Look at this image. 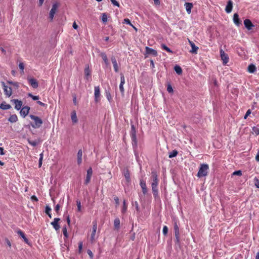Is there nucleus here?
I'll list each match as a JSON object with an SVG mask.
<instances>
[{
  "label": "nucleus",
  "instance_id": "39448f33",
  "mask_svg": "<svg viewBox=\"0 0 259 259\" xmlns=\"http://www.w3.org/2000/svg\"><path fill=\"white\" fill-rule=\"evenodd\" d=\"M5 94L6 96L10 97L12 94V89L11 87H8L6 83L2 81L1 82Z\"/></svg>",
  "mask_w": 259,
  "mask_h": 259
},
{
  "label": "nucleus",
  "instance_id": "0e129e2a",
  "mask_svg": "<svg viewBox=\"0 0 259 259\" xmlns=\"http://www.w3.org/2000/svg\"><path fill=\"white\" fill-rule=\"evenodd\" d=\"M39 162H42V159H43V153H41V154H40L39 155Z\"/></svg>",
  "mask_w": 259,
  "mask_h": 259
},
{
  "label": "nucleus",
  "instance_id": "e433bc0d",
  "mask_svg": "<svg viewBox=\"0 0 259 259\" xmlns=\"http://www.w3.org/2000/svg\"><path fill=\"white\" fill-rule=\"evenodd\" d=\"M28 96L31 97L33 100H37L39 98L38 96H33L31 93L28 94Z\"/></svg>",
  "mask_w": 259,
  "mask_h": 259
},
{
  "label": "nucleus",
  "instance_id": "f704fd0d",
  "mask_svg": "<svg viewBox=\"0 0 259 259\" xmlns=\"http://www.w3.org/2000/svg\"><path fill=\"white\" fill-rule=\"evenodd\" d=\"M91 177H92V176L87 174L86 178H85V180L84 181L85 184L87 185L88 184H89L90 183V182L91 181Z\"/></svg>",
  "mask_w": 259,
  "mask_h": 259
},
{
  "label": "nucleus",
  "instance_id": "052dcab7",
  "mask_svg": "<svg viewBox=\"0 0 259 259\" xmlns=\"http://www.w3.org/2000/svg\"><path fill=\"white\" fill-rule=\"evenodd\" d=\"M82 248V243L81 242H80L78 244V249L79 252H80Z\"/></svg>",
  "mask_w": 259,
  "mask_h": 259
},
{
  "label": "nucleus",
  "instance_id": "f257e3e1",
  "mask_svg": "<svg viewBox=\"0 0 259 259\" xmlns=\"http://www.w3.org/2000/svg\"><path fill=\"white\" fill-rule=\"evenodd\" d=\"M151 188L154 197H156L158 196V191L157 189V186L158 184V176L157 172L155 171H152L151 172Z\"/></svg>",
  "mask_w": 259,
  "mask_h": 259
},
{
  "label": "nucleus",
  "instance_id": "c756f323",
  "mask_svg": "<svg viewBox=\"0 0 259 259\" xmlns=\"http://www.w3.org/2000/svg\"><path fill=\"white\" fill-rule=\"evenodd\" d=\"M174 70L178 74H181L182 73V69L181 67L178 65H176L175 66Z\"/></svg>",
  "mask_w": 259,
  "mask_h": 259
},
{
  "label": "nucleus",
  "instance_id": "4c0bfd02",
  "mask_svg": "<svg viewBox=\"0 0 259 259\" xmlns=\"http://www.w3.org/2000/svg\"><path fill=\"white\" fill-rule=\"evenodd\" d=\"M174 230H175V235H178V234H180L179 233V228L177 224H175L174 226Z\"/></svg>",
  "mask_w": 259,
  "mask_h": 259
},
{
  "label": "nucleus",
  "instance_id": "6e6d98bb",
  "mask_svg": "<svg viewBox=\"0 0 259 259\" xmlns=\"http://www.w3.org/2000/svg\"><path fill=\"white\" fill-rule=\"evenodd\" d=\"M28 143L33 146H35L37 144L36 141H28Z\"/></svg>",
  "mask_w": 259,
  "mask_h": 259
},
{
  "label": "nucleus",
  "instance_id": "9b49d317",
  "mask_svg": "<svg viewBox=\"0 0 259 259\" xmlns=\"http://www.w3.org/2000/svg\"><path fill=\"white\" fill-rule=\"evenodd\" d=\"M97 229V224H95L93 226L92 228V232L91 236V241L93 242L95 240V236Z\"/></svg>",
  "mask_w": 259,
  "mask_h": 259
},
{
  "label": "nucleus",
  "instance_id": "c85d7f7f",
  "mask_svg": "<svg viewBox=\"0 0 259 259\" xmlns=\"http://www.w3.org/2000/svg\"><path fill=\"white\" fill-rule=\"evenodd\" d=\"M71 119H72L73 122H74V123L77 122V118L76 114V112L75 111H73L71 113Z\"/></svg>",
  "mask_w": 259,
  "mask_h": 259
},
{
  "label": "nucleus",
  "instance_id": "5fc2aeb1",
  "mask_svg": "<svg viewBox=\"0 0 259 259\" xmlns=\"http://www.w3.org/2000/svg\"><path fill=\"white\" fill-rule=\"evenodd\" d=\"M124 23L128 24L130 26H133V24L131 23L130 20L127 18L124 19Z\"/></svg>",
  "mask_w": 259,
  "mask_h": 259
},
{
  "label": "nucleus",
  "instance_id": "6e6552de",
  "mask_svg": "<svg viewBox=\"0 0 259 259\" xmlns=\"http://www.w3.org/2000/svg\"><path fill=\"white\" fill-rule=\"evenodd\" d=\"M11 102L14 103L15 108L16 110H19L21 108L22 106V102L21 101L18 99H13L11 100Z\"/></svg>",
  "mask_w": 259,
  "mask_h": 259
},
{
  "label": "nucleus",
  "instance_id": "bf43d9fd",
  "mask_svg": "<svg viewBox=\"0 0 259 259\" xmlns=\"http://www.w3.org/2000/svg\"><path fill=\"white\" fill-rule=\"evenodd\" d=\"M93 170L91 167H90L87 170V175L92 176Z\"/></svg>",
  "mask_w": 259,
  "mask_h": 259
},
{
  "label": "nucleus",
  "instance_id": "4be33fe9",
  "mask_svg": "<svg viewBox=\"0 0 259 259\" xmlns=\"http://www.w3.org/2000/svg\"><path fill=\"white\" fill-rule=\"evenodd\" d=\"M82 151L81 150H79L77 152V163L78 164H80L82 162Z\"/></svg>",
  "mask_w": 259,
  "mask_h": 259
},
{
  "label": "nucleus",
  "instance_id": "b1692460",
  "mask_svg": "<svg viewBox=\"0 0 259 259\" xmlns=\"http://www.w3.org/2000/svg\"><path fill=\"white\" fill-rule=\"evenodd\" d=\"M17 233L19 234L24 240V241L26 243H28V239L26 237L25 234L20 230L17 231Z\"/></svg>",
  "mask_w": 259,
  "mask_h": 259
},
{
  "label": "nucleus",
  "instance_id": "6ab92c4d",
  "mask_svg": "<svg viewBox=\"0 0 259 259\" xmlns=\"http://www.w3.org/2000/svg\"><path fill=\"white\" fill-rule=\"evenodd\" d=\"M186 11L188 14L191 13V9L193 8V4L191 3H186L185 4Z\"/></svg>",
  "mask_w": 259,
  "mask_h": 259
},
{
  "label": "nucleus",
  "instance_id": "8fccbe9b",
  "mask_svg": "<svg viewBox=\"0 0 259 259\" xmlns=\"http://www.w3.org/2000/svg\"><path fill=\"white\" fill-rule=\"evenodd\" d=\"M112 4L114 5V6H116L118 7H119V4L118 3V2L117 1H116V0H110Z\"/></svg>",
  "mask_w": 259,
  "mask_h": 259
},
{
  "label": "nucleus",
  "instance_id": "72a5a7b5",
  "mask_svg": "<svg viewBox=\"0 0 259 259\" xmlns=\"http://www.w3.org/2000/svg\"><path fill=\"white\" fill-rule=\"evenodd\" d=\"M7 83L9 84H12L15 87H16L17 88L19 87V83L17 82H14L10 80H8L7 81Z\"/></svg>",
  "mask_w": 259,
  "mask_h": 259
},
{
  "label": "nucleus",
  "instance_id": "f03ea898",
  "mask_svg": "<svg viewBox=\"0 0 259 259\" xmlns=\"http://www.w3.org/2000/svg\"><path fill=\"white\" fill-rule=\"evenodd\" d=\"M208 170L209 166L207 164H201L197 174V177L200 178L203 177H206L208 175Z\"/></svg>",
  "mask_w": 259,
  "mask_h": 259
},
{
  "label": "nucleus",
  "instance_id": "a18cd8bd",
  "mask_svg": "<svg viewBox=\"0 0 259 259\" xmlns=\"http://www.w3.org/2000/svg\"><path fill=\"white\" fill-rule=\"evenodd\" d=\"M167 91L169 93H172L174 91L170 84H168L167 87Z\"/></svg>",
  "mask_w": 259,
  "mask_h": 259
},
{
  "label": "nucleus",
  "instance_id": "58836bf2",
  "mask_svg": "<svg viewBox=\"0 0 259 259\" xmlns=\"http://www.w3.org/2000/svg\"><path fill=\"white\" fill-rule=\"evenodd\" d=\"M253 133L255 134V135H259V128L256 127H253L252 128Z\"/></svg>",
  "mask_w": 259,
  "mask_h": 259
},
{
  "label": "nucleus",
  "instance_id": "0eeeda50",
  "mask_svg": "<svg viewBox=\"0 0 259 259\" xmlns=\"http://www.w3.org/2000/svg\"><path fill=\"white\" fill-rule=\"evenodd\" d=\"M95 101L96 102H98L100 100L99 98L100 96V90L99 86L95 87Z\"/></svg>",
  "mask_w": 259,
  "mask_h": 259
},
{
  "label": "nucleus",
  "instance_id": "c9c22d12",
  "mask_svg": "<svg viewBox=\"0 0 259 259\" xmlns=\"http://www.w3.org/2000/svg\"><path fill=\"white\" fill-rule=\"evenodd\" d=\"M125 83V78L123 74H120V84L124 85Z\"/></svg>",
  "mask_w": 259,
  "mask_h": 259
},
{
  "label": "nucleus",
  "instance_id": "13d9d810",
  "mask_svg": "<svg viewBox=\"0 0 259 259\" xmlns=\"http://www.w3.org/2000/svg\"><path fill=\"white\" fill-rule=\"evenodd\" d=\"M87 253L89 255L90 257L91 258H93V252H92V251L91 250H88L87 251Z\"/></svg>",
  "mask_w": 259,
  "mask_h": 259
},
{
  "label": "nucleus",
  "instance_id": "79ce46f5",
  "mask_svg": "<svg viewBox=\"0 0 259 259\" xmlns=\"http://www.w3.org/2000/svg\"><path fill=\"white\" fill-rule=\"evenodd\" d=\"M232 175L240 176L242 175V171L240 170L235 171L233 172Z\"/></svg>",
  "mask_w": 259,
  "mask_h": 259
},
{
  "label": "nucleus",
  "instance_id": "37998d69",
  "mask_svg": "<svg viewBox=\"0 0 259 259\" xmlns=\"http://www.w3.org/2000/svg\"><path fill=\"white\" fill-rule=\"evenodd\" d=\"M62 231H63V234L64 236L66 238H67L68 237V234H67V229H66V227H64L63 228Z\"/></svg>",
  "mask_w": 259,
  "mask_h": 259
},
{
  "label": "nucleus",
  "instance_id": "bb28decb",
  "mask_svg": "<svg viewBox=\"0 0 259 259\" xmlns=\"http://www.w3.org/2000/svg\"><path fill=\"white\" fill-rule=\"evenodd\" d=\"M120 221L119 218H116L114 221V226L116 229H118L120 228Z\"/></svg>",
  "mask_w": 259,
  "mask_h": 259
},
{
  "label": "nucleus",
  "instance_id": "393cba45",
  "mask_svg": "<svg viewBox=\"0 0 259 259\" xmlns=\"http://www.w3.org/2000/svg\"><path fill=\"white\" fill-rule=\"evenodd\" d=\"M11 108V106L9 104H7L5 102L2 103L0 105V108L3 110H8Z\"/></svg>",
  "mask_w": 259,
  "mask_h": 259
},
{
  "label": "nucleus",
  "instance_id": "ea45409f",
  "mask_svg": "<svg viewBox=\"0 0 259 259\" xmlns=\"http://www.w3.org/2000/svg\"><path fill=\"white\" fill-rule=\"evenodd\" d=\"M84 74H85V75L86 76H90V74H91V72H90V69L88 67H86L84 69Z\"/></svg>",
  "mask_w": 259,
  "mask_h": 259
},
{
  "label": "nucleus",
  "instance_id": "a19ab883",
  "mask_svg": "<svg viewBox=\"0 0 259 259\" xmlns=\"http://www.w3.org/2000/svg\"><path fill=\"white\" fill-rule=\"evenodd\" d=\"M107 16L105 13L102 14V20L103 22H106L107 21Z\"/></svg>",
  "mask_w": 259,
  "mask_h": 259
},
{
  "label": "nucleus",
  "instance_id": "f8f14e48",
  "mask_svg": "<svg viewBox=\"0 0 259 259\" xmlns=\"http://www.w3.org/2000/svg\"><path fill=\"white\" fill-rule=\"evenodd\" d=\"M30 108L28 106L23 107L20 111V113L22 116L25 117L29 113Z\"/></svg>",
  "mask_w": 259,
  "mask_h": 259
},
{
  "label": "nucleus",
  "instance_id": "338daca9",
  "mask_svg": "<svg viewBox=\"0 0 259 259\" xmlns=\"http://www.w3.org/2000/svg\"><path fill=\"white\" fill-rule=\"evenodd\" d=\"M0 151H1V152H0V154L1 155H4L5 154V153L4 152V149L2 147H0Z\"/></svg>",
  "mask_w": 259,
  "mask_h": 259
},
{
  "label": "nucleus",
  "instance_id": "2eb2a0df",
  "mask_svg": "<svg viewBox=\"0 0 259 259\" xmlns=\"http://www.w3.org/2000/svg\"><path fill=\"white\" fill-rule=\"evenodd\" d=\"M146 52L147 54L152 55L154 56L157 55V52L155 50L150 48L148 47L145 48Z\"/></svg>",
  "mask_w": 259,
  "mask_h": 259
},
{
  "label": "nucleus",
  "instance_id": "5701e85b",
  "mask_svg": "<svg viewBox=\"0 0 259 259\" xmlns=\"http://www.w3.org/2000/svg\"><path fill=\"white\" fill-rule=\"evenodd\" d=\"M233 21L234 23L237 26H239L240 24L239 16L237 13L234 14L233 15Z\"/></svg>",
  "mask_w": 259,
  "mask_h": 259
},
{
  "label": "nucleus",
  "instance_id": "603ef678",
  "mask_svg": "<svg viewBox=\"0 0 259 259\" xmlns=\"http://www.w3.org/2000/svg\"><path fill=\"white\" fill-rule=\"evenodd\" d=\"M19 67L21 70V71L23 72L24 69V65L22 62H21L19 64Z\"/></svg>",
  "mask_w": 259,
  "mask_h": 259
},
{
  "label": "nucleus",
  "instance_id": "a211bd4d",
  "mask_svg": "<svg viewBox=\"0 0 259 259\" xmlns=\"http://www.w3.org/2000/svg\"><path fill=\"white\" fill-rule=\"evenodd\" d=\"M132 131L131 136H132V141H133V142L134 143V144L136 145L137 144L136 134V131H135L134 125L132 126Z\"/></svg>",
  "mask_w": 259,
  "mask_h": 259
},
{
  "label": "nucleus",
  "instance_id": "473e14b6",
  "mask_svg": "<svg viewBox=\"0 0 259 259\" xmlns=\"http://www.w3.org/2000/svg\"><path fill=\"white\" fill-rule=\"evenodd\" d=\"M161 47L163 50H165L167 52L171 53H172V51L164 44H161Z\"/></svg>",
  "mask_w": 259,
  "mask_h": 259
},
{
  "label": "nucleus",
  "instance_id": "1a4fd4ad",
  "mask_svg": "<svg viewBox=\"0 0 259 259\" xmlns=\"http://www.w3.org/2000/svg\"><path fill=\"white\" fill-rule=\"evenodd\" d=\"M60 220L59 218H55L53 222L51 223V224L53 226V228L55 230L58 231L60 229V225L58 224V222Z\"/></svg>",
  "mask_w": 259,
  "mask_h": 259
},
{
  "label": "nucleus",
  "instance_id": "774afa93",
  "mask_svg": "<svg viewBox=\"0 0 259 259\" xmlns=\"http://www.w3.org/2000/svg\"><path fill=\"white\" fill-rule=\"evenodd\" d=\"M59 209H60V205H59V204H57L55 206V210L56 211L58 212V210H59Z\"/></svg>",
  "mask_w": 259,
  "mask_h": 259
},
{
  "label": "nucleus",
  "instance_id": "864d4df0",
  "mask_svg": "<svg viewBox=\"0 0 259 259\" xmlns=\"http://www.w3.org/2000/svg\"><path fill=\"white\" fill-rule=\"evenodd\" d=\"M251 113V110L250 109H248L247 112H246L244 116V119H246L247 117Z\"/></svg>",
  "mask_w": 259,
  "mask_h": 259
},
{
  "label": "nucleus",
  "instance_id": "c03bdc74",
  "mask_svg": "<svg viewBox=\"0 0 259 259\" xmlns=\"http://www.w3.org/2000/svg\"><path fill=\"white\" fill-rule=\"evenodd\" d=\"M126 209H127V206L126 205L125 200H124L123 201V208L122 209V212L124 213L126 211Z\"/></svg>",
  "mask_w": 259,
  "mask_h": 259
},
{
  "label": "nucleus",
  "instance_id": "cd10ccee",
  "mask_svg": "<svg viewBox=\"0 0 259 259\" xmlns=\"http://www.w3.org/2000/svg\"><path fill=\"white\" fill-rule=\"evenodd\" d=\"M18 118L16 115L13 114L10 116L8 120L11 122H15L17 121Z\"/></svg>",
  "mask_w": 259,
  "mask_h": 259
},
{
  "label": "nucleus",
  "instance_id": "aec40b11",
  "mask_svg": "<svg viewBox=\"0 0 259 259\" xmlns=\"http://www.w3.org/2000/svg\"><path fill=\"white\" fill-rule=\"evenodd\" d=\"M100 56L102 58L106 66H108L109 65V62L108 61V58H107L106 54L105 53L102 52V53H101Z\"/></svg>",
  "mask_w": 259,
  "mask_h": 259
},
{
  "label": "nucleus",
  "instance_id": "69168bd1",
  "mask_svg": "<svg viewBox=\"0 0 259 259\" xmlns=\"http://www.w3.org/2000/svg\"><path fill=\"white\" fill-rule=\"evenodd\" d=\"M31 198V199L32 200H34L35 201H38V199L37 198V197L35 195L32 196Z\"/></svg>",
  "mask_w": 259,
  "mask_h": 259
},
{
  "label": "nucleus",
  "instance_id": "20e7f679",
  "mask_svg": "<svg viewBox=\"0 0 259 259\" xmlns=\"http://www.w3.org/2000/svg\"><path fill=\"white\" fill-rule=\"evenodd\" d=\"M60 6V4L58 2H54L53 4L52 7L49 13V18L51 21L53 20L54 15L57 12V9Z\"/></svg>",
  "mask_w": 259,
  "mask_h": 259
},
{
  "label": "nucleus",
  "instance_id": "e2e57ef3",
  "mask_svg": "<svg viewBox=\"0 0 259 259\" xmlns=\"http://www.w3.org/2000/svg\"><path fill=\"white\" fill-rule=\"evenodd\" d=\"M5 241L7 245L10 247L11 246V243L10 241L9 240V239H6Z\"/></svg>",
  "mask_w": 259,
  "mask_h": 259
},
{
  "label": "nucleus",
  "instance_id": "dca6fc26",
  "mask_svg": "<svg viewBox=\"0 0 259 259\" xmlns=\"http://www.w3.org/2000/svg\"><path fill=\"white\" fill-rule=\"evenodd\" d=\"M233 8V3L231 0H229L228 2L227 5L225 8V11L227 13H230L231 12Z\"/></svg>",
  "mask_w": 259,
  "mask_h": 259
},
{
  "label": "nucleus",
  "instance_id": "412c9836",
  "mask_svg": "<svg viewBox=\"0 0 259 259\" xmlns=\"http://www.w3.org/2000/svg\"><path fill=\"white\" fill-rule=\"evenodd\" d=\"M29 82L33 88L36 89L38 87V82L36 79L34 78H30L29 79Z\"/></svg>",
  "mask_w": 259,
  "mask_h": 259
},
{
  "label": "nucleus",
  "instance_id": "de8ad7c7",
  "mask_svg": "<svg viewBox=\"0 0 259 259\" xmlns=\"http://www.w3.org/2000/svg\"><path fill=\"white\" fill-rule=\"evenodd\" d=\"M254 181L255 186L256 187V188H259V180L256 178H255Z\"/></svg>",
  "mask_w": 259,
  "mask_h": 259
},
{
  "label": "nucleus",
  "instance_id": "2f4dec72",
  "mask_svg": "<svg viewBox=\"0 0 259 259\" xmlns=\"http://www.w3.org/2000/svg\"><path fill=\"white\" fill-rule=\"evenodd\" d=\"M125 178L127 182H130V174L128 170H126L125 171H124V174Z\"/></svg>",
  "mask_w": 259,
  "mask_h": 259
},
{
  "label": "nucleus",
  "instance_id": "7c9ffc66",
  "mask_svg": "<svg viewBox=\"0 0 259 259\" xmlns=\"http://www.w3.org/2000/svg\"><path fill=\"white\" fill-rule=\"evenodd\" d=\"M178 151L176 150H174L169 153L168 157L169 158L175 157L178 155Z\"/></svg>",
  "mask_w": 259,
  "mask_h": 259
},
{
  "label": "nucleus",
  "instance_id": "9d476101",
  "mask_svg": "<svg viewBox=\"0 0 259 259\" xmlns=\"http://www.w3.org/2000/svg\"><path fill=\"white\" fill-rule=\"evenodd\" d=\"M111 62L113 65L114 70L115 72L119 71V66L117 62L116 59L114 56H112L111 58Z\"/></svg>",
  "mask_w": 259,
  "mask_h": 259
},
{
  "label": "nucleus",
  "instance_id": "7ed1b4c3",
  "mask_svg": "<svg viewBox=\"0 0 259 259\" xmlns=\"http://www.w3.org/2000/svg\"><path fill=\"white\" fill-rule=\"evenodd\" d=\"M30 117L34 122V124H31L32 127L36 128H39L41 126L42 124V120L39 117L33 115H30Z\"/></svg>",
  "mask_w": 259,
  "mask_h": 259
},
{
  "label": "nucleus",
  "instance_id": "49530a36",
  "mask_svg": "<svg viewBox=\"0 0 259 259\" xmlns=\"http://www.w3.org/2000/svg\"><path fill=\"white\" fill-rule=\"evenodd\" d=\"M162 232L164 235H167V232H168V228L166 226H164L163 227V230H162Z\"/></svg>",
  "mask_w": 259,
  "mask_h": 259
},
{
  "label": "nucleus",
  "instance_id": "09e8293b",
  "mask_svg": "<svg viewBox=\"0 0 259 259\" xmlns=\"http://www.w3.org/2000/svg\"><path fill=\"white\" fill-rule=\"evenodd\" d=\"M51 211V208L50 206L47 205L46 206L45 212L47 214H49V213H50Z\"/></svg>",
  "mask_w": 259,
  "mask_h": 259
},
{
  "label": "nucleus",
  "instance_id": "f3484780",
  "mask_svg": "<svg viewBox=\"0 0 259 259\" xmlns=\"http://www.w3.org/2000/svg\"><path fill=\"white\" fill-rule=\"evenodd\" d=\"M189 42L192 48V50L190 51V52L192 53L197 54L198 47L196 46L194 43L190 40H189Z\"/></svg>",
  "mask_w": 259,
  "mask_h": 259
},
{
  "label": "nucleus",
  "instance_id": "3c124183",
  "mask_svg": "<svg viewBox=\"0 0 259 259\" xmlns=\"http://www.w3.org/2000/svg\"><path fill=\"white\" fill-rule=\"evenodd\" d=\"M76 204H77V210L78 211H80L81 210V203L79 201H76Z\"/></svg>",
  "mask_w": 259,
  "mask_h": 259
},
{
  "label": "nucleus",
  "instance_id": "680f3d73",
  "mask_svg": "<svg viewBox=\"0 0 259 259\" xmlns=\"http://www.w3.org/2000/svg\"><path fill=\"white\" fill-rule=\"evenodd\" d=\"M72 27L74 29H77V28H78V25H77V24L75 22H74L73 23V25H72Z\"/></svg>",
  "mask_w": 259,
  "mask_h": 259
},
{
  "label": "nucleus",
  "instance_id": "4d7b16f0",
  "mask_svg": "<svg viewBox=\"0 0 259 259\" xmlns=\"http://www.w3.org/2000/svg\"><path fill=\"white\" fill-rule=\"evenodd\" d=\"M119 90L122 94H124V90L123 88V85L119 84Z\"/></svg>",
  "mask_w": 259,
  "mask_h": 259
},
{
  "label": "nucleus",
  "instance_id": "4468645a",
  "mask_svg": "<svg viewBox=\"0 0 259 259\" xmlns=\"http://www.w3.org/2000/svg\"><path fill=\"white\" fill-rule=\"evenodd\" d=\"M244 24L245 27L248 30H250L252 29V27L254 26L251 21L249 19H245L244 21Z\"/></svg>",
  "mask_w": 259,
  "mask_h": 259
},
{
  "label": "nucleus",
  "instance_id": "a878e982",
  "mask_svg": "<svg viewBox=\"0 0 259 259\" xmlns=\"http://www.w3.org/2000/svg\"><path fill=\"white\" fill-rule=\"evenodd\" d=\"M247 70L249 73H253L256 70V67L254 65L251 64L248 66Z\"/></svg>",
  "mask_w": 259,
  "mask_h": 259
},
{
  "label": "nucleus",
  "instance_id": "ddd939ff",
  "mask_svg": "<svg viewBox=\"0 0 259 259\" xmlns=\"http://www.w3.org/2000/svg\"><path fill=\"white\" fill-rule=\"evenodd\" d=\"M140 185L141 187L143 194H144V195L146 194L147 193L148 191H147L146 182L144 181L141 180L140 182Z\"/></svg>",
  "mask_w": 259,
  "mask_h": 259
},
{
  "label": "nucleus",
  "instance_id": "423d86ee",
  "mask_svg": "<svg viewBox=\"0 0 259 259\" xmlns=\"http://www.w3.org/2000/svg\"><path fill=\"white\" fill-rule=\"evenodd\" d=\"M220 55L222 60L224 64H226L229 61V57L228 55L225 53V52L221 49L220 50Z\"/></svg>",
  "mask_w": 259,
  "mask_h": 259
}]
</instances>
